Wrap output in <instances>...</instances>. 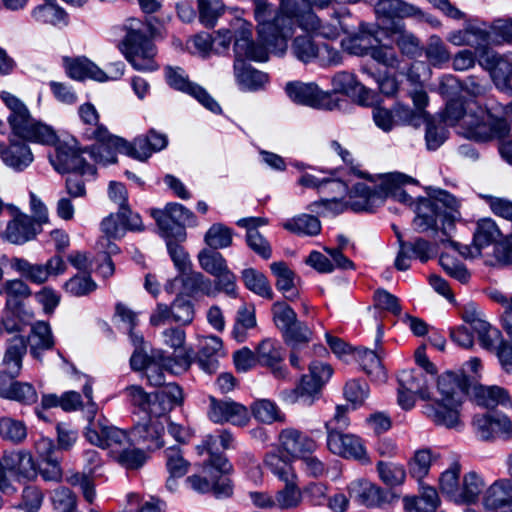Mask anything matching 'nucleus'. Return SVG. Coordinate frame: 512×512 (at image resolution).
<instances>
[{"mask_svg":"<svg viewBox=\"0 0 512 512\" xmlns=\"http://www.w3.org/2000/svg\"><path fill=\"white\" fill-rule=\"evenodd\" d=\"M0 98L9 109L7 121L12 133L18 140L10 139L9 146L0 143V156L3 162L15 170H23L33 161V154L29 146L22 140L42 145H55L58 136L55 130L34 119L27 106L13 94L2 91Z\"/></svg>","mask_w":512,"mask_h":512,"instance_id":"1","label":"nucleus"},{"mask_svg":"<svg viewBox=\"0 0 512 512\" xmlns=\"http://www.w3.org/2000/svg\"><path fill=\"white\" fill-rule=\"evenodd\" d=\"M472 384L464 372L447 371L437 380L440 399L426 405V415L439 426L456 428L461 424L460 408L465 395L470 396Z\"/></svg>","mask_w":512,"mask_h":512,"instance_id":"2","label":"nucleus"},{"mask_svg":"<svg viewBox=\"0 0 512 512\" xmlns=\"http://www.w3.org/2000/svg\"><path fill=\"white\" fill-rule=\"evenodd\" d=\"M234 39V74L238 83L252 91L262 88L268 81V75L246 64L244 59L267 61L271 49L255 43L252 39V25L241 19L237 20Z\"/></svg>","mask_w":512,"mask_h":512,"instance_id":"3","label":"nucleus"},{"mask_svg":"<svg viewBox=\"0 0 512 512\" xmlns=\"http://www.w3.org/2000/svg\"><path fill=\"white\" fill-rule=\"evenodd\" d=\"M428 197L420 199L416 217L413 220L414 225L420 232L429 229H435L437 220L443 217L444 221L452 225L456 215H458V200L447 191L428 188Z\"/></svg>","mask_w":512,"mask_h":512,"instance_id":"4","label":"nucleus"},{"mask_svg":"<svg viewBox=\"0 0 512 512\" xmlns=\"http://www.w3.org/2000/svg\"><path fill=\"white\" fill-rule=\"evenodd\" d=\"M264 463L285 483V486L275 493V507L280 510H294L300 507L303 501L302 490L298 486V477L290 458L282 457L280 452H270L266 455Z\"/></svg>","mask_w":512,"mask_h":512,"instance_id":"5","label":"nucleus"},{"mask_svg":"<svg viewBox=\"0 0 512 512\" xmlns=\"http://www.w3.org/2000/svg\"><path fill=\"white\" fill-rule=\"evenodd\" d=\"M314 9L323 10L317 0H280L276 21L280 22V35L284 42L288 44L296 26L305 30L318 23Z\"/></svg>","mask_w":512,"mask_h":512,"instance_id":"6","label":"nucleus"},{"mask_svg":"<svg viewBox=\"0 0 512 512\" xmlns=\"http://www.w3.org/2000/svg\"><path fill=\"white\" fill-rule=\"evenodd\" d=\"M142 21L130 18L126 21L124 28L126 36L122 42V52L131 65L140 71H153L157 69L154 60L156 47L149 37L141 34Z\"/></svg>","mask_w":512,"mask_h":512,"instance_id":"7","label":"nucleus"},{"mask_svg":"<svg viewBox=\"0 0 512 512\" xmlns=\"http://www.w3.org/2000/svg\"><path fill=\"white\" fill-rule=\"evenodd\" d=\"M254 1V16L258 23V44L268 46L271 52L277 55H284L288 45L280 35V22L276 21V14L270 19L273 6L267 0Z\"/></svg>","mask_w":512,"mask_h":512,"instance_id":"8","label":"nucleus"},{"mask_svg":"<svg viewBox=\"0 0 512 512\" xmlns=\"http://www.w3.org/2000/svg\"><path fill=\"white\" fill-rule=\"evenodd\" d=\"M151 215L163 235L167 238H174L177 242L186 239V225L196 224L193 212L178 203H169L164 210L154 209L151 211Z\"/></svg>","mask_w":512,"mask_h":512,"instance_id":"9","label":"nucleus"},{"mask_svg":"<svg viewBox=\"0 0 512 512\" xmlns=\"http://www.w3.org/2000/svg\"><path fill=\"white\" fill-rule=\"evenodd\" d=\"M325 428L327 431V447L333 454L362 463L369 462L366 449L359 437L337 430L332 426V422H326Z\"/></svg>","mask_w":512,"mask_h":512,"instance_id":"10","label":"nucleus"},{"mask_svg":"<svg viewBox=\"0 0 512 512\" xmlns=\"http://www.w3.org/2000/svg\"><path fill=\"white\" fill-rule=\"evenodd\" d=\"M478 63L490 73L497 88L510 96L512 95L510 83L512 78V61L507 56L484 48L479 54Z\"/></svg>","mask_w":512,"mask_h":512,"instance_id":"11","label":"nucleus"},{"mask_svg":"<svg viewBox=\"0 0 512 512\" xmlns=\"http://www.w3.org/2000/svg\"><path fill=\"white\" fill-rule=\"evenodd\" d=\"M85 436L91 444L102 449H111L116 454L129 445V438L124 430L101 421H91Z\"/></svg>","mask_w":512,"mask_h":512,"instance_id":"12","label":"nucleus"},{"mask_svg":"<svg viewBox=\"0 0 512 512\" xmlns=\"http://www.w3.org/2000/svg\"><path fill=\"white\" fill-rule=\"evenodd\" d=\"M82 153H85L84 149L79 150L68 144H60L56 147L55 154L51 155L49 159L54 169L59 173L80 172V174L93 176L96 173V169L86 163L81 157Z\"/></svg>","mask_w":512,"mask_h":512,"instance_id":"13","label":"nucleus"},{"mask_svg":"<svg viewBox=\"0 0 512 512\" xmlns=\"http://www.w3.org/2000/svg\"><path fill=\"white\" fill-rule=\"evenodd\" d=\"M468 122L474 125L472 138L477 141H488L494 138L503 139L509 135L510 125L504 118L493 116L486 108L478 107V116L476 120Z\"/></svg>","mask_w":512,"mask_h":512,"instance_id":"14","label":"nucleus"},{"mask_svg":"<svg viewBox=\"0 0 512 512\" xmlns=\"http://www.w3.org/2000/svg\"><path fill=\"white\" fill-rule=\"evenodd\" d=\"M166 79L171 87L190 94L211 112H221V107L219 104L207 93L204 88L190 82L181 68L167 67Z\"/></svg>","mask_w":512,"mask_h":512,"instance_id":"15","label":"nucleus"},{"mask_svg":"<svg viewBox=\"0 0 512 512\" xmlns=\"http://www.w3.org/2000/svg\"><path fill=\"white\" fill-rule=\"evenodd\" d=\"M209 399L208 416L214 423L229 422L233 425L244 426L249 422L250 415L244 405L232 400H217L213 396Z\"/></svg>","mask_w":512,"mask_h":512,"instance_id":"16","label":"nucleus"},{"mask_svg":"<svg viewBox=\"0 0 512 512\" xmlns=\"http://www.w3.org/2000/svg\"><path fill=\"white\" fill-rule=\"evenodd\" d=\"M97 143L90 148H85L84 152L88 153L90 157L98 163L104 165L115 163L117 161V152L125 153L132 157L131 143L123 138L111 135L108 132L106 139H94Z\"/></svg>","mask_w":512,"mask_h":512,"instance_id":"17","label":"nucleus"},{"mask_svg":"<svg viewBox=\"0 0 512 512\" xmlns=\"http://www.w3.org/2000/svg\"><path fill=\"white\" fill-rule=\"evenodd\" d=\"M0 470L4 476L10 473L17 480H29L36 476V466L32 455L26 451L4 453L0 458Z\"/></svg>","mask_w":512,"mask_h":512,"instance_id":"18","label":"nucleus"},{"mask_svg":"<svg viewBox=\"0 0 512 512\" xmlns=\"http://www.w3.org/2000/svg\"><path fill=\"white\" fill-rule=\"evenodd\" d=\"M482 504L489 512L511 511L512 480L503 478L492 483L483 493Z\"/></svg>","mask_w":512,"mask_h":512,"instance_id":"19","label":"nucleus"},{"mask_svg":"<svg viewBox=\"0 0 512 512\" xmlns=\"http://www.w3.org/2000/svg\"><path fill=\"white\" fill-rule=\"evenodd\" d=\"M113 66L115 67V73L112 76H108L106 72L101 70L89 59L77 58L67 61L66 70L68 75L73 79L83 80L85 78H91L102 82L110 79H117L123 75L124 64L122 62L115 63Z\"/></svg>","mask_w":512,"mask_h":512,"instance_id":"20","label":"nucleus"},{"mask_svg":"<svg viewBox=\"0 0 512 512\" xmlns=\"http://www.w3.org/2000/svg\"><path fill=\"white\" fill-rule=\"evenodd\" d=\"M473 427L477 435L485 441L499 435L512 433V422L506 415H491L488 413L476 415L473 419Z\"/></svg>","mask_w":512,"mask_h":512,"instance_id":"21","label":"nucleus"},{"mask_svg":"<svg viewBox=\"0 0 512 512\" xmlns=\"http://www.w3.org/2000/svg\"><path fill=\"white\" fill-rule=\"evenodd\" d=\"M27 352L26 339L23 336H14L8 342L2 360L0 378L5 380L16 379L22 369L23 357Z\"/></svg>","mask_w":512,"mask_h":512,"instance_id":"22","label":"nucleus"},{"mask_svg":"<svg viewBox=\"0 0 512 512\" xmlns=\"http://www.w3.org/2000/svg\"><path fill=\"white\" fill-rule=\"evenodd\" d=\"M280 446L290 458L303 457L316 449V442L301 431L287 428L279 434Z\"/></svg>","mask_w":512,"mask_h":512,"instance_id":"23","label":"nucleus"},{"mask_svg":"<svg viewBox=\"0 0 512 512\" xmlns=\"http://www.w3.org/2000/svg\"><path fill=\"white\" fill-rule=\"evenodd\" d=\"M163 433L164 425L156 416L149 417L146 422L136 424L131 431L133 440L148 450L159 449L163 446L161 440Z\"/></svg>","mask_w":512,"mask_h":512,"instance_id":"24","label":"nucleus"},{"mask_svg":"<svg viewBox=\"0 0 512 512\" xmlns=\"http://www.w3.org/2000/svg\"><path fill=\"white\" fill-rule=\"evenodd\" d=\"M375 33L372 26L362 23L358 32L342 39L341 47L352 55H370L372 49L379 43Z\"/></svg>","mask_w":512,"mask_h":512,"instance_id":"25","label":"nucleus"},{"mask_svg":"<svg viewBox=\"0 0 512 512\" xmlns=\"http://www.w3.org/2000/svg\"><path fill=\"white\" fill-rule=\"evenodd\" d=\"M223 355V345L219 337L207 336L199 341L197 363L206 373H216L219 368V358Z\"/></svg>","mask_w":512,"mask_h":512,"instance_id":"26","label":"nucleus"},{"mask_svg":"<svg viewBox=\"0 0 512 512\" xmlns=\"http://www.w3.org/2000/svg\"><path fill=\"white\" fill-rule=\"evenodd\" d=\"M173 364H178L185 370L190 367L188 357H182L179 361H174L170 357L164 356L161 351L154 352V360L146 368V377L150 385L161 387L165 384L164 371L173 372Z\"/></svg>","mask_w":512,"mask_h":512,"instance_id":"27","label":"nucleus"},{"mask_svg":"<svg viewBox=\"0 0 512 512\" xmlns=\"http://www.w3.org/2000/svg\"><path fill=\"white\" fill-rule=\"evenodd\" d=\"M41 231V226L27 215H19L7 224L6 239L13 244H24Z\"/></svg>","mask_w":512,"mask_h":512,"instance_id":"28","label":"nucleus"},{"mask_svg":"<svg viewBox=\"0 0 512 512\" xmlns=\"http://www.w3.org/2000/svg\"><path fill=\"white\" fill-rule=\"evenodd\" d=\"M0 397L24 405H32L38 400V394L32 384L15 379L7 381L4 377L0 378Z\"/></svg>","mask_w":512,"mask_h":512,"instance_id":"29","label":"nucleus"},{"mask_svg":"<svg viewBox=\"0 0 512 512\" xmlns=\"http://www.w3.org/2000/svg\"><path fill=\"white\" fill-rule=\"evenodd\" d=\"M153 397L151 415L156 417L166 414L183 402L182 389L176 383H165L160 390L154 393Z\"/></svg>","mask_w":512,"mask_h":512,"instance_id":"30","label":"nucleus"},{"mask_svg":"<svg viewBox=\"0 0 512 512\" xmlns=\"http://www.w3.org/2000/svg\"><path fill=\"white\" fill-rule=\"evenodd\" d=\"M380 204V197L375 186L372 188L365 183H356L349 192L346 205L354 212L372 211Z\"/></svg>","mask_w":512,"mask_h":512,"instance_id":"31","label":"nucleus"},{"mask_svg":"<svg viewBox=\"0 0 512 512\" xmlns=\"http://www.w3.org/2000/svg\"><path fill=\"white\" fill-rule=\"evenodd\" d=\"M333 90L356 99L360 104H367L370 91L358 82L352 73L341 71L332 78Z\"/></svg>","mask_w":512,"mask_h":512,"instance_id":"32","label":"nucleus"},{"mask_svg":"<svg viewBox=\"0 0 512 512\" xmlns=\"http://www.w3.org/2000/svg\"><path fill=\"white\" fill-rule=\"evenodd\" d=\"M478 107L479 106H476L475 109L470 108L467 111L460 99H450L441 113L442 122L445 125L454 126L459 121H462L463 126L468 129L469 136L471 137L474 131V125L468 122V118L470 120L477 119Z\"/></svg>","mask_w":512,"mask_h":512,"instance_id":"33","label":"nucleus"},{"mask_svg":"<svg viewBox=\"0 0 512 512\" xmlns=\"http://www.w3.org/2000/svg\"><path fill=\"white\" fill-rule=\"evenodd\" d=\"M351 493H355L357 500L369 508L381 507L389 502L388 492L365 480H357L349 486Z\"/></svg>","mask_w":512,"mask_h":512,"instance_id":"34","label":"nucleus"},{"mask_svg":"<svg viewBox=\"0 0 512 512\" xmlns=\"http://www.w3.org/2000/svg\"><path fill=\"white\" fill-rule=\"evenodd\" d=\"M286 93L296 103L318 108L322 105L323 93L314 83L289 82Z\"/></svg>","mask_w":512,"mask_h":512,"instance_id":"35","label":"nucleus"},{"mask_svg":"<svg viewBox=\"0 0 512 512\" xmlns=\"http://www.w3.org/2000/svg\"><path fill=\"white\" fill-rule=\"evenodd\" d=\"M270 269L276 277V288L288 301H295L299 297V292L296 289L299 278L296 274L284 261L273 262Z\"/></svg>","mask_w":512,"mask_h":512,"instance_id":"36","label":"nucleus"},{"mask_svg":"<svg viewBox=\"0 0 512 512\" xmlns=\"http://www.w3.org/2000/svg\"><path fill=\"white\" fill-rule=\"evenodd\" d=\"M470 397L481 406L494 408L498 405L507 406L510 398L507 391L499 386H483L474 384L471 387Z\"/></svg>","mask_w":512,"mask_h":512,"instance_id":"37","label":"nucleus"},{"mask_svg":"<svg viewBox=\"0 0 512 512\" xmlns=\"http://www.w3.org/2000/svg\"><path fill=\"white\" fill-rule=\"evenodd\" d=\"M167 144L168 139L165 134L157 133L155 130L151 129L146 136L137 137L133 143H131L133 151L132 158L145 161L153 152L164 149Z\"/></svg>","mask_w":512,"mask_h":512,"instance_id":"38","label":"nucleus"},{"mask_svg":"<svg viewBox=\"0 0 512 512\" xmlns=\"http://www.w3.org/2000/svg\"><path fill=\"white\" fill-rule=\"evenodd\" d=\"M31 355L41 360L42 352L50 350L54 346V339L48 323L39 321L32 325L30 334L26 340Z\"/></svg>","mask_w":512,"mask_h":512,"instance_id":"39","label":"nucleus"},{"mask_svg":"<svg viewBox=\"0 0 512 512\" xmlns=\"http://www.w3.org/2000/svg\"><path fill=\"white\" fill-rule=\"evenodd\" d=\"M78 114L83 124L86 125L83 131V136L86 139H106L108 137V129L99 123V114L93 104L81 105Z\"/></svg>","mask_w":512,"mask_h":512,"instance_id":"40","label":"nucleus"},{"mask_svg":"<svg viewBox=\"0 0 512 512\" xmlns=\"http://www.w3.org/2000/svg\"><path fill=\"white\" fill-rule=\"evenodd\" d=\"M375 11L388 18L424 16V12L419 7L402 0H378Z\"/></svg>","mask_w":512,"mask_h":512,"instance_id":"41","label":"nucleus"},{"mask_svg":"<svg viewBox=\"0 0 512 512\" xmlns=\"http://www.w3.org/2000/svg\"><path fill=\"white\" fill-rule=\"evenodd\" d=\"M282 353L280 347L271 339L263 340L257 347V361L272 368V372L277 378H284L285 370L277 366L282 361Z\"/></svg>","mask_w":512,"mask_h":512,"instance_id":"42","label":"nucleus"},{"mask_svg":"<svg viewBox=\"0 0 512 512\" xmlns=\"http://www.w3.org/2000/svg\"><path fill=\"white\" fill-rule=\"evenodd\" d=\"M390 37L403 55L409 58H415L421 55L422 47L419 38L407 31L403 25H394Z\"/></svg>","mask_w":512,"mask_h":512,"instance_id":"43","label":"nucleus"},{"mask_svg":"<svg viewBox=\"0 0 512 512\" xmlns=\"http://www.w3.org/2000/svg\"><path fill=\"white\" fill-rule=\"evenodd\" d=\"M183 290L193 296L202 293L207 296H215L212 281L201 272L185 270L179 277Z\"/></svg>","mask_w":512,"mask_h":512,"instance_id":"44","label":"nucleus"},{"mask_svg":"<svg viewBox=\"0 0 512 512\" xmlns=\"http://www.w3.org/2000/svg\"><path fill=\"white\" fill-rule=\"evenodd\" d=\"M10 265L22 278L31 283L41 285L49 279L44 264H33L24 258L14 257Z\"/></svg>","mask_w":512,"mask_h":512,"instance_id":"45","label":"nucleus"},{"mask_svg":"<svg viewBox=\"0 0 512 512\" xmlns=\"http://www.w3.org/2000/svg\"><path fill=\"white\" fill-rule=\"evenodd\" d=\"M440 504L437 491L430 486L423 487L418 498H404L405 509L409 512H435Z\"/></svg>","mask_w":512,"mask_h":512,"instance_id":"46","label":"nucleus"},{"mask_svg":"<svg viewBox=\"0 0 512 512\" xmlns=\"http://www.w3.org/2000/svg\"><path fill=\"white\" fill-rule=\"evenodd\" d=\"M436 459L437 455L430 448H422L415 451L408 461L409 475L418 482H421L428 475L431 464Z\"/></svg>","mask_w":512,"mask_h":512,"instance_id":"47","label":"nucleus"},{"mask_svg":"<svg viewBox=\"0 0 512 512\" xmlns=\"http://www.w3.org/2000/svg\"><path fill=\"white\" fill-rule=\"evenodd\" d=\"M241 274V278L247 289L263 298L269 300L273 299V290L268 279L263 273L253 268H247L244 269Z\"/></svg>","mask_w":512,"mask_h":512,"instance_id":"48","label":"nucleus"},{"mask_svg":"<svg viewBox=\"0 0 512 512\" xmlns=\"http://www.w3.org/2000/svg\"><path fill=\"white\" fill-rule=\"evenodd\" d=\"M485 483L483 479L474 471L464 475L460 487V497L457 498L458 504H471L478 500L482 493Z\"/></svg>","mask_w":512,"mask_h":512,"instance_id":"49","label":"nucleus"},{"mask_svg":"<svg viewBox=\"0 0 512 512\" xmlns=\"http://www.w3.org/2000/svg\"><path fill=\"white\" fill-rule=\"evenodd\" d=\"M319 44L310 35H299L292 40L291 52L293 56L304 64L315 61Z\"/></svg>","mask_w":512,"mask_h":512,"instance_id":"50","label":"nucleus"},{"mask_svg":"<svg viewBox=\"0 0 512 512\" xmlns=\"http://www.w3.org/2000/svg\"><path fill=\"white\" fill-rule=\"evenodd\" d=\"M422 50H424L427 61L434 67H441L451 58L444 41L437 35L430 36Z\"/></svg>","mask_w":512,"mask_h":512,"instance_id":"51","label":"nucleus"},{"mask_svg":"<svg viewBox=\"0 0 512 512\" xmlns=\"http://www.w3.org/2000/svg\"><path fill=\"white\" fill-rule=\"evenodd\" d=\"M284 342L293 349L307 344L312 338V330L302 321L296 319L293 324L281 331Z\"/></svg>","mask_w":512,"mask_h":512,"instance_id":"52","label":"nucleus"},{"mask_svg":"<svg viewBox=\"0 0 512 512\" xmlns=\"http://www.w3.org/2000/svg\"><path fill=\"white\" fill-rule=\"evenodd\" d=\"M460 470V464L458 462H454L450 468L441 474L439 479V487L441 492L455 503L457 498L460 497Z\"/></svg>","mask_w":512,"mask_h":512,"instance_id":"53","label":"nucleus"},{"mask_svg":"<svg viewBox=\"0 0 512 512\" xmlns=\"http://www.w3.org/2000/svg\"><path fill=\"white\" fill-rule=\"evenodd\" d=\"M216 444V439L212 435H207L203 440L201 445L197 446V451L200 455L204 452L209 454V461L206 466L208 468H216L217 470L227 473L232 470V465L229 463L228 459L222 454H217L214 451V446Z\"/></svg>","mask_w":512,"mask_h":512,"instance_id":"54","label":"nucleus"},{"mask_svg":"<svg viewBox=\"0 0 512 512\" xmlns=\"http://www.w3.org/2000/svg\"><path fill=\"white\" fill-rule=\"evenodd\" d=\"M284 228L292 233L315 236L321 231V224L317 217L302 214L284 223Z\"/></svg>","mask_w":512,"mask_h":512,"instance_id":"55","label":"nucleus"},{"mask_svg":"<svg viewBox=\"0 0 512 512\" xmlns=\"http://www.w3.org/2000/svg\"><path fill=\"white\" fill-rule=\"evenodd\" d=\"M500 236L501 232L493 220L482 219L477 223L473 243L480 250L497 241Z\"/></svg>","mask_w":512,"mask_h":512,"instance_id":"56","label":"nucleus"},{"mask_svg":"<svg viewBox=\"0 0 512 512\" xmlns=\"http://www.w3.org/2000/svg\"><path fill=\"white\" fill-rule=\"evenodd\" d=\"M197 4L199 21L208 28L214 27L225 11L222 0H197Z\"/></svg>","mask_w":512,"mask_h":512,"instance_id":"57","label":"nucleus"},{"mask_svg":"<svg viewBox=\"0 0 512 512\" xmlns=\"http://www.w3.org/2000/svg\"><path fill=\"white\" fill-rule=\"evenodd\" d=\"M2 294L6 295V305L17 306L23 299L32 295L28 284L22 279L7 280L3 283Z\"/></svg>","mask_w":512,"mask_h":512,"instance_id":"58","label":"nucleus"},{"mask_svg":"<svg viewBox=\"0 0 512 512\" xmlns=\"http://www.w3.org/2000/svg\"><path fill=\"white\" fill-rule=\"evenodd\" d=\"M0 437L14 444L22 443L27 437L26 425L11 417L0 418Z\"/></svg>","mask_w":512,"mask_h":512,"instance_id":"59","label":"nucleus"},{"mask_svg":"<svg viewBox=\"0 0 512 512\" xmlns=\"http://www.w3.org/2000/svg\"><path fill=\"white\" fill-rule=\"evenodd\" d=\"M357 358L362 366V369L368 375L373 376L379 380L385 378V372L381 363V358L376 351L367 348L359 349L357 351Z\"/></svg>","mask_w":512,"mask_h":512,"instance_id":"60","label":"nucleus"},{"mask_svg":"<svg viewBox=\"0 0 512 512\" xmlns=\"http://www.w3.org/2000/svg\"><path fill=\"white\" fill-rule=\"evenodd\" d=\"M204 240L210 250L227 248L232 244V230L221 223L213 224L206 232Z\"/></svg>","mask_w":512,"mask_h":512,"instance_id":"61","label":"nucleus"},{"mask_svg":"<svg viewBox=\"0 0 512 512\" xmlns=\"http://www.w3.org/2000/svg\"><path fill=\"white\" fill-rule=\"evenodd\" d=\"M200 267L211 276L219 275L228 267L223 255L215 250L203 249L198 254Z\"/></svg>","mask_w":512,"mask_h":512,"instance_id":"62","label":"nucleus"},{"mask_svg":"<svg viewBox=\"0 0 512 512\" xmlns=\"http://www.w3.org/2000/svg\"><path fill=\"white\" fill-rule=\"evenodd\" d=\"M425 375L421 372H403L399 378V385L407 392L416 393L423 400L430 398V393L425 387Z\"/></svg>","mask_w":512,"mask_h":512,"instance_id":"63","label":"nucleus"},{"mask_svg":"<svg viewBox=\"0 0 512 512\" xmlns=\"http://www.w3.org/2000/svg\"><path fill=\"white\" fill-rule=\"evenodd\" d=\"M489 296L494 302L502 306V328L505 333L512 339V296L507 295L499 290L491 291Z\"/></svg>","mask_w":512,"mask_h":512,"instance_id":"64","label":"nucleus"}]
</instances>
